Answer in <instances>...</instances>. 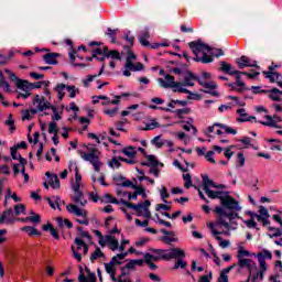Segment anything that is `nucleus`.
Here are the masks:
<instances>
[{
  "label": "nucleus",
  "instance_id": "nucleus-36",
  "mask_svg": "<svg viewBox=\"0 0 282 282\" xmlns=\"http://www.w3.org/2000/svg\"><path fill=\"white\" fill-rule=\"evenodd\" d=\"M106 241L109 242L110 250H112V252H116V250H118L120 243L118 242V239H116L115 236H106Z\"/></svg>",
  "mask_w": 282,
  "mask_h": 282
},
{
  "label": "nucleus",
  "instance_id": "nucleus-35",
  "mask_svg": "<svg viewBox=\"0 0 282 282\" xmlns=\"http://www.w3.org/2000/svg\"><path fill=\"white\" fill-rule=\"evenodd\" d=\"M65 89H67V85L65 84H57L54 88V91L57 94L58 100H63L65 98Z\"/></svg>",
  "mask_w": 282,
  "mask_h": 282
},
{
  "label": "nucleus",
  "instance_id": "nucleus-7",
  "mask_svg": "<svg viewBox=\"0 0 282 282\" xmlns=\"http://www.w3.org/2000/svg\"><path fill=\"white\" fill-rule=\"evenodd\" d=\"M220 204L224 206V208H227L228 210H237V212L241 210V207L239 206V202H237L226 192L225 194H223V198H220Z\"/></svg>",
  "mask_w": 282,
  "mask_h": 282
},
{
  "label": "nucleus",
  "instance_id": "nucleus-38",
  "mask_svg": "<svg viewBox=\"0 0 282 282\" xmlns=\"http://www.w3.org/2000/svg\"><path fill=\"white\" fill-rule=\"evenodd\" d=\"M18 89H21V91H25L26 94H30V91H32V88L30 87V82L25 79L18 80Z\"/></svg>",
  "mask_w": 282,
  "mask_h": 282
},
{
  "label": "nucleus",
  "instance_id": "nucleus-12",
  "mask_svg": "<svg viewBox=\"0 0 282 282\" xmlns=\"http://www.w3.org/2000/svg\"><path fill=\"white\" fill-rule=\"evenodd\" d=\"M257 258H258V263L260 265V270L268 272V264L265 263V259H272V252L264 249L262 252H259L257 254Z\"/></svg>",
  "mask_w": 282,
  "mask_h": 282
},
{
  "label": "nucleus",
  "instance_id": "nucleus-54",
  "mask_svg": "<svg viewBox=\"0 0 282 282\" xmlns=\"http://www.w3.org/2000/svg\"><path fill=\"white\" fill-rule=\"evenodd\" d=\"M6 73L9 75L10 80L15 83V86L18 87L19 80H23L17 76V74L12 73V70L7 69Z\"/></svg>",
  "mask_w": 282,
  "mask_h": 282
},
{
  "label": "nucleus",
  "instance_id": "nucleus-15",
  "mask_svg": "<svg viewBox=\"0 0 282 282\" xmlns=\"http://www.w3.org/2000/svg\"><path fill=\"white\" fill-rule=\"evenodd\" d=\"M203 191L204 193H206V195L209 197V199H220L224 197V194L226 192H221V191H212L210 189V185L203 183Z\"/></svg>",
  "mask_w": 282,
  "mask_h": 282
},
{
  "label": "nucleus",
  "instance_id": "nucleus-57",
  "mask_svg": "<svg viewBox=\"0 0 282 282\" xmlns=\"http://www.w3.org/2000/svg\"><path fill=\"white\" fill-rule=\"evenodd\" d=\"M14 215L17 217H19V215H21V213H25V205L23 204H19V205H14Z\"/></svg>",
  "mask_w": 282,
  "mask_h": 282
},
{
  "label": "nucleus",
  "instance_id": "nucleus-30",
  "mask_svg": "<svg viewBox=\"0 0 282 282\" xmlns=\"http://www.w3.org/2000/svg\"><path fill=\"white\" fill-rule=\"evenodd\" d=\"M22 232H28L29 237H41V231H39V229H36V227H32V226H24L21 229Z\"/></svg>",
  "mask_w": 282,
  "mask_h": 282
},
{
  "label": "nucleus",
  "instance_id": "nucleus-61",
  "mask_svg": "<svg viewBox=\"0 0 282 282\" xmlns=\"http://www.w3.org/2000/svg\"><path fill=\"white\" fill-rule=\"evenodd\" d=\"M118 109H119L118 107H115L112 109H107L104 111V113L106 116H109L110 118H113V116H116L118 113Z\"/></svg>",
  "mask_w": 282,
  "mask_h": 282
},
{
  "label": "nucleus",
  "instance_id": "nucleus-37",
  "mask_svg": "<svg viewBox=\"0 0 282 282\" xmlns=\"http://www.w3.org/2000/svg\"><path fill=\"white\" fill-rule=\"evenodd\" d=\"M118 32H119L118 29L108 28L107 32L105 34H106V36H109L111 43L115 44L118 41Z\"/></svg>",
  "mask_w": 282,
  "mask_h": 282
},
{
  "label": "nucleus",
  "instance_id": "nucleus-23",
  "mask_svg": "<svg viewBox=\"0 0 282 282\" xmlns=\"http://www.w3.org/2000/svg\"><path fill=\"white\" fill-rule=\"evenodd\" d=\"M42 230L44 232H50L51 236L56 239V241L61 240V234L57 231L56 228H54V226L51 223L43 225Z\"/></svg>",
  "mask_w": 282,
  "mask_h": 282
},
{
  "label": "nucleus",
  "instance_id": "nucleus-56",
  "mask_svg": "<svg viewBox=\"0 0 282 282\" xmlns=\"http://www.w3.org/2000/svg\"><path fill=\"white\" fill-rule=\"evenodd\" d=\"M117 186H122L123 188H135V184H133V182L129 181V180H124L121 184L117 183Z\"/></svg>",
  "mask_w": 282,
  "mask_h": 282
},
{
  "label": "nucleus",
  "instance_id": "nucleus-24",
  "mask_svg": "<svg viewBox=\"0 0 282 282\" xmlns=\"http://www.w3.org/2000/svg\"><path fill=\"white\" fill-rule=\"evenodd\" d=\"M14 212H12V208H9L4 210L0 217V224H3L4 221L7 224H14Z\"/></svg>",
  "mask_w": 282,
  "mask_h": 282
},
{
  "label": "nucleus",
  "instance_id": "nucleus-27",
  "mask_svg": "<svg viewBox=\"0 0 282 282\" xmlns=\"http://www.w3.org/2000/svg\"><path fill=\"white\" fill-rule=\"evenodd\" d=\"M235 268H237V263H234V264L227 267L226 269H224L220 272V276L218 279V282H228V274L230 273L231 270H235Z\"/></svg>",
  "mask_w": 282,
  "mask_h": 282
},
{
  "label": "nucleus",
  "instance_id": "nucleus-46",
  "mask_svg": "<svg viewBox=\"0 0 282 282\" xmlns=\"http://www.w3.org/2000/svg\"><path fill=\"white\" fill-rule=\"evenodd\" d=\"M122 153H123V155H127V158L133 159V158H135L137 152L133 147H128L122 150Z\"/></svg>",
  "mask_w": 282,
  "mask_h": 282
},
{
  "label": "nucleus",
  "instance_id": "nucleus-62",
  "mask_svg": "<svg viewBox=\"0 0 282 282\" xmlns=\"http://www.w3.org/2000/svg\"><path fill=\"white\" fill-rule=\"evenodd\" d=\"M177 138L178 140H183L184 144H186L187 142H191V138L184 132H178Z\"/></svg>",
  "mask_w": 282,
  "mask_h": 282
},
{
  "label": "nucleus",
  "instance_id": "nucleus-63",
  "mask_svg": "<svg viewBox=\"0 0 282 282\" xmlns=\"http://www.w3.org/2000/svg\"><path fill=\"white\" fill-rule=\"evenodd\" d=\"M78 281L79 282L89 281V279H87V276L85 275V271L83 270V267H80V265H79Z\"/></svg>",
  "mask_w": 282,
  "mask_h": 282
},
{
  "label": "nucleus",
  "instance_id": "nucleus-1",
  "mask_svg": "<svg viewBox=\"0 0 282 282\" xmlns=\"http://www.w3.org/2000/svg\"><path fill=\"white\" fill-rule=\"evenodd\" d=\"M189 47L194 54V61L197 63L208 64L213 63V56H224V51L221 48H210V46L202 43V41L191 42ZM208 54H212L213 56Z\"/></svg>",
  "mask_w": 282,
  "mask_h": 282
},
{
  "label": "nucleus",
  "instance_id": "nucleus-13",
  "mask_svg": "<svg viewBox=\"0 0 282 282\" xmlns=\"http://www.w3.org/2000/svg\"><path fill=\"white\" fill-rule=\"evenodd\" d=\"M236 82L228 84V87H230V91H237L238 94H242V91H246L248 88H246V83L241 80V74H238L235 76Z\"/></svg>",
  "mask_w": 282,
  "mask_h": 282
},
{
  "label": "nucleus",
  "instance_id": "nucleus-58",
  "mask_svg": "<svg viewBox=\"0 0 282 282\" xmlns=\"http://www.w3.org/2000/svg\"><path fill=\"white\" fill-rule=\"evenodd\" d=\"M48 133L56 134L58 133V124L56 122H50L48 123Z\"/></svg>",
  "mask_w": 282,
  "mask_h": 282
},
{
  "label": "nucleus",
  "instance_id": "nucleus-47",
  "mask_svg": "<svg viewBox=\"0 0 282 282\" xmlns=\"http://www.w3.org/2000/svg\"><path fill=\"white\" fill-rule=\"evenodd\" d=\"M133 191H134L137 196L140 195L142 197V199H147V189H144V187L137 185L133 188Z\"/></svg>",
  "mask_w": 282,
  "mask_h": 282
},
{
  "label": "nucleus",
  "instance_id": "nucleus-26",
  "mask_svg": "<svg viewBox=\"0 0 282 282\" xmlns=\"http://www.w3.org/2000/svg\"><path fill=\"white\" fill-rule=\"evenodd\" d=\"M105 67L106 65L104 63L98 74L88 75L87 78L83 80L84 87H89V83H94V78H98L99 76H102V74H105Z\"/></svg>",
  "mask_w": 282,
  "mask_h": 282
},
{
  "label": "nucleus",
  "instance_id": "nucleus-48",
  "mask_svg": "<svg viewBox=\"0 0 282 282\" xmlns=\"http://www.w3.org/2000/svg\"><path fill=\"white\" fill-rule=\"evenodd\" d=\"M245 257H251L250 251L243 249V247H240L238 249L237 259H245Z\"/></svg>",
  "mask_w": 282,
  "mask_h": 282
},
{
  "label": "nucleus",
  "instance_id": "nucleus-16",
  "mask_svg": "<svg viewBox=\"0 0 282 282\" xmlns=\"http://www.w3.org/2000/svg\"><path fill=\"white\" fill-rule=\"evenodd\" d=\"M236 63H237L239 69H245V67H257V68H259V66L257 65V61H252L246 55H242L240 58H238L236 61Z\"/></svg>",
  "mask_w": 282,
  "mask_h": 282
},
{
  "label": "nucleus",
  "instance_id": "nucleus-49",
  "mask_svg": "<svg viewBox=\"0 0 282 282\" xmlns=\"http://www.w3.org/2000/svg\"><path fill=\"white\" fill-rule=\"evenodd\" d=\"M148 158V162L150 164L151 167H158L160 166V161H158V159L155 158V155L150 154L147 156Z\"/></svg>",
  "mask_w": 282,
  "mask_h": 282
},
{
  "label": "nucleus",
  "instance_id": "nucleus-64",
  "mask_svg": "<svg viewBox=\"0 0 282 282\" xmlns=\"http://www.w3.org/2000/svg\"><path fill=\"white\" fill-rule=\"evenodd\" d=\"M155 210L156 212H160V210H171V206L166 205V204H156Z\"/></svg>",
  "mask_w": 282,
  "mask_h": 282
},
{
  "label": "nucleus",
  "instance_id": "nucleus-43",
  "mask_svg": "<svg viewBox=\"0 0 282 282\" xmlns=\"http://www.w3.org/2000/svg\"><path fill=\"white\" fill-rule=\"evenodd\" d=\"M151 144H153V147H156V149H162L165 145L164 140H162L161 135H156L151 140Z\"/></svg>",
  "mask_w": 282,
  "mask_h": 282
},
{
  "label": "nucleus",
  "instance_id": "nucleus-28",
  "mask_svg": "<svg viewBox=\"0 0 282 282\" xmlns=\"http://www.w3.org/2000/svg\"><path fill=\"white\" fill-rule=\"evenodd\" d=\"M124 50H127L128 55L126 58V64H124V69H127V67H129V65H133V61H135L138 58V56H135V53H133V51L129 50V45L124 46Z\"/></svg>",
  "mask_w": 282,
  "mask_h": 282
},
{
  "label": "nucleus",
  "instance_id": "nucleus-34",
  "mask_svg": "<svg viewBox=\"0 0 282 282\" xmlns=\"http://www.w3.org/2000/svg\"><path fill=\"white\" fill-rule=\"evenodd\" d=\"M151 37V34H149V31H145L139 36V42L143 47H151V43L148 39Z\"/></svg>",
  "mask_w": 282,
  "mask_h": 282
},
{
  "label": "nucleus",
  "instance_id": "nucleus-60",
  "mask_svg": "<svg viewBox=\"0 0 282 282\" xmlns=\"http://www.w3.org/2000/svg\"><path fill=\"white\" fill-rule=\"evenodd\" d=\"M29 221H31V224H41V215L34 214V216H29Z\"/></svg>",
  "mask_w": 282,
  "mask_h": 282
},
{
  "label": "nucleus",
  "instance_id": "nucleus-41",
  "mask_svg": "<svg viewBox=\"0 0 282 282\" xmlns=\"http://www.w3.org/2000/svg\"><path fill=\"white\" fill-rule=\"evenodd\" d=\"M180 30L183 34H193L195 32L191 22L181 24Z\"/></svg>",
  "mask_w": 282,
  "mask_h": 282
},
{
  "label": "nucleus",
  "instance_id": "nucleus-6",
  "mask_svg": "<svg viewBox=\"0 0 282 282\" xmlns=\"http://www.w3.org/2000/svg\"><path fill=\"white\" fill-rule=\"evenodd\" d=\"M151 252L159 254L163 261H171V259H175L174 270H177V248H173L171 250L151 249Z\"/></svg>",
  "mask_w": 282,
  "mask_h": 282
},
{
  "label": "nucleus",
  "instance_id": "nucleus-3",
  "mask_svg": "<svg viewBox=\"0 0 282 282\" xmlns=\"http://www.w3.org/2000/svg\"><path fill=\"white\" fill-rule=\"evenodd\" d=\"M215 213L217 215L216 224L220 228H226L227 230H237V223L235 219H237L238 214L237 213H228L223 207L217 206L215 208ZM220 235H230L229 231H219Z\"/></svg>",
  "mask_w": 282,
  "mask_h": 282
},
{
  "label": "nucleus",
  "instance_id": "nucleus-10",
  "mask_svg": "<svg viewBox=\"0 0 282 282\" xmlns=\"http://www.w3.org/2000/svg\"><path fill=\"white\" fill-rule=\"evenodd\" d=\"M177 169L183 172V180H184V186L185 188H189L193 186V176H191V173H188V163H185V165H182L181 163H177Z\"/></svg>",
  "mask_w": 282,
  "mask_h": 282
},
{
  "label": "nucleus",
  "instance_id": "nucleus-2",
  "mask_svg": "<svg viewBox=\"0 0 282 282\" xmlns=\"http://www.w3.org/2000/svg\"><path fill=\"white\" fill-rule=\"evenodd\" d=\"M178 76L182 78V82L177 83V93L178 94H188V100H202V95L191 93L186 87H193L195 83H199V77H197L192 72H185L184 74L177 69Z\"/></svg>",
  "mask_w": 282,
  "mask_h": 282
},
{
  "label": "nucleus",
  "instance_id": "nucleus-8",
  "mask_svg": "<svg viewBox=\"0 0 282 282\" xmlns=\"http://www.w3.org/2000/svg\"><path fill=\"white\" fill-rule=\"evenodd\" d=\"M158 83L163 89H173L174 93H177V82L173 75H165V79L158 78Z\"/></svg>",
  "mask_w": 282,
  "mask_h": 282
},
{
  "label": "nucleus",
  "instance_id": "nucleus-32",
  "mask_svg": "<svg viewBox=\"0 0 282 282\" xmlns=\"http://www.w3.org/2000/svg\"><path fill=\"white\" fill-rule=\"evenodd\" d=\"M203 184H208L212 188H218L219 191L226 188L224 184H216L208 177V175L203 176Z\"/></svg>",
  "mask_w": 282,
  "mask_h": 282
},
{
  "label": "nucleus",
  "instance_id": "nucleus-55",
  "mask_svg": "<svg viewBox=\"0 0 282 282\" xmlns=\"http://www.w3.org/2000/svg\"><path fill=\"white\" fill-rule=\"evenodd\" d=\"M108 166H110V169H120V166H122V163H120V161L118 160V158L113 156L112 160L108 163Z\"/></svg>",
  "mask_w": 282,
  "mask_h": 282
},
{
  "label": "nucleus",
  "instance_id": "nucleus-51",
  "mask_svg": "<svg viewBox=\"0 0 282 282\" xmlns=\"http://www.w3.org/2000/svg\"><path fill=\"white\" fill-rule=\"evenodd\" d=\"M66 89L69 93V98H76V94H80V90L76 86H66Z\"/></svg>",
  "mask_w": 282,
  "mask_h": 282
},
{
  "label": "nucleus",
  "instance_id": "nucleus-52",
  "mask_svg": "<svg viewBox=\"0 0 282 282\" xmlns=\"http://www.w3.org/2000/svg\"><path fill=\"white\" fill-rule=\"evenodd\" d=\"M104 198L107 199V204H116L117 206L120 205V202L116 197H112L111 194L107 193L104 195Z\"/></svg>",
  "mask_w": 282,
  "mask_h": 282
},
{
  "label": "nucleus",
  "instance_id": "nucleus-45",
  "mask_svg": "<svg viewBox=\"0 0 282 282\" xmlns=\"http://www.w3.org/2000/svg\"><path fill=\"white\" fill-rule=\"evenodd\" d=\"M236 120H237V122H252V120H254V122H259L257 120V117L249 116L248 113H247V116H242L240 118H237Z\"/></svg>",
  "mask_w": 282,
  "mask_h": 282
},
{
  "label": "nucleus",
  "instance_id": "nucleus-20",
  "mask_svg": "<svg viewBox=\"0 0 282 282\" xmlns=\"http://www.w3.org/2000/svg\"><path fill=\"white\" fill-rule=\"evenodd\" d=\"M219 69L220 72H224V74H228L229 76H238V74H241V70H232V65L228 64L227 62H220Z\"/></svg>",
  "mask_w": 282,
  "mask_h": 282
},
{
  "label": "nucleus",
  "instance_id": "nucleus-40",
  "mask_svg": "<svg viewBox=\"0 0 282 282\" xmlns=\"http://www.w3.org/2000/svg\"><path fill=\"white\" fill-rule=\"evenodd\" d=\"M56 106L52 105V100H46L43 105H37V111H45L46 109H51L55 111Z\"/></svg>",
  "mask_w": 282,
  "mask_h": 282
},
{
  "label": "nucleus",
  "instance_id": "nucleus-11",
  "mask_svg": "<svg viewBox=\"0 0 282 282\" xmlns=\"http://www.w3.org/2000/svg\"><path fill=\"white\" fill-rule=\"evenodd\" d=\"M208 228H210L212 230V235L213 237H215L216 241H218V245L220 248H228V246H230V240H224V238H221V232L217 229H215V224L210 223L208 225Z\"/></svg>",
  "mask_w": 282,
  "mask_h": 282
},
{
  "label": "nucleus",
  "instance_id": "nucleus-31",
  "mask_svg": "<svg viewBox=\"0 0 282 282\" xmlns=\"http://www.w3.org/2000/svg\"><path fill=\"white\" fill-rule=\"evenodd\" d=\"M265 78H269L270 83H280L281 73L264 70Z\"/></svg>",
  "mask_w": 282,
  "mask_h": 282
},
{
  "label": "nucleus",
  "instance_id": "nucleus-14",
  "mask_svg": "<svg viewBox=\"0 0 282 282\" xmlns=\"http://www.w3.org/2000/svg\"><path fill=\"white\" fill-rule=\"evenodd\" d=\"M267 121H259L260 124H263L264 127H273L274 129H281V126L278 124V122H282L281 117L274 115L273 117L270 115L264 116Z\"/></svg>",
  "mask_w": 282,
  "mask_h": 282
},
{
  "label": "nucleus",
  "instance_id": "nucleus-29",
  "mask_svg": "<svg viewBox=\"0 0 282 282\" xmlns=\"http://www.w3.org/2000/svg\"><path fill=\"white\" fill-rule=\"evenodd\" d=\"M19 149H28V143L25 141H21L10 149L12 160H17V151H19Z\"/></svg>",
  "mask_w": 282,
  "mask_h": 282
},
{
  "label": "nucleus",
  "instance_id": "nucleus-18",
  "mask_svg": "<svg viewBox=\"0 0 282 282\" xmlns=\"http://www.w3.org/2000/svg\"><path fill=\"white\" fill-rule=\"evenodd\" d=\"M186 257V253L182 249H177V268H181L182 270H186V274L191 275V271L186 268H188V262L184 261V258Z\"/></svg>",
  "mask_w": 282,
  "mask_h": 282
},
{
  "label": "nucleus",
  "instance_id": "nucleus-17",
  "mask_svg": "<svg viewBox=\"0 0 282 282\" xmlns=\"http://www.w3.org/2000/svg\"><path fill=\"white\" fill-rule=\"evenodd\" d=\"M223 129L225 130V133L231 134V135H237V130L234 128H230L224 123H214L213 126L208 127L207 133H213L215 129Z\"/></svg>",
  "mask_w": 282,
  "mask_h": 282
},
{
  "label": "nucleus",
  "instance_id": "nucleus-21",
  "mask_svg": "<svg viewBox=\"0 0 282 282\" xmlns=\"http://www.w3.org/2000/svg\"><path fill=\"white\" fill-rule=\"evenodd\" d=\"M45 175L48 178V184L51 185V188L58 191V188H61V180H58V175L52 174L50 172H46Z\"/></svg>",
  "mask_w": 282,
  "mask_h": 282
},
{
  "label": "nucleus",
  "instance_id": "nucleus-22",
  "mask_svg": "<svg viewBox=\"0 0 282 282\" xmlns=\"http://www.w3.org/2000/svg\"><path fill=\"white\" fill-rule=\"evenodd\" d=\"M61 56V53H46L43 55V61L46 63V65H58V58Z\"/></svg>",
  "mask_w": 282,
  "mask_h": 282
},
{
  "label": "nucleus",
  "instance_id": "nucleus-59",
  "mask_svg": "<svg viewBox=\"0 0 282 282\" xmlns=\"http://www.w3.org/2000/svg\"><path fill=\"white\" fill-rule=\"evenodd\" d=\"M104 265L107 274H113L116 272V267H113V264H110L108 262V263H104Z\"/></svg>",
  "mask_w": 282,
  "mask_h": 282
},
{
  "label": "nucleus",
  "instance_id": "nucleus-9",
  "mask_svg": "<svg viewBox=\"0 0 282 282\" xmlns=\"http://www.w3.org/2000/svg\"><path fill=\"white\" fill-rule=\"evenodd\" d=\"M236 267H238V272H241V270H246L247 272H249V274H252L254 261L248 258L238 259V263H236Z\"/></svg>",
  "mask_w": 282,
  "mask_h": 282
},
{
  "label": "nucleus",
  "instance_id": "nucleus-44",
  "mask_svg": "<svg viewBox=\"0 0 282 282\" xmlns=\"http://www.w3.org/2000/svg\"><path fill=\"white\" fill-rule=\"evenodd\" d=\"M105 253L100 250V247H96L95 252L90 256V261L94 262L97 259L104 258Z\"/></svg>",
  "mask_w": 282,
  "mask_h": 282
},
{
  "label": "nucleus",
  "instance_id": "nucleus-33",
  "mask_svg": "<svg viewBox=\"0 0 282 282\" xmlns=\"http://www.w3.org/2000/svg\"><path fill=\"white\" fill-rule=\"evenodd\" d=\"M281 96L282 91L279 90V88H272L271 90H269V98H271V100H274L275 102H281Z\"/></svg>",
  "mask_w": 282,
  "mask_h": 282
},
{
  "label": "nucleus",
  "instance_id": "nucleus-53",
  "mask_svg": "<svg viewBox=\"0 0 282 282\" xmlns=\"http://www.w3.org/2000/svg\"><path fill=\"white\" fill-rule=\"evenodd\" d=\"M169 197H171V194H169V191L166 189V187H162L161 189V199L162 202H164V204H169Z\"/></svg>",
  "mask_w": 282,
  "mask_h": 282
},
{
  "label": "nucleus",
  "instance_id": "nucleus-19",
  "mask_svg": "<svg viewBox=\"0 0 282 282\" xmlns=\"http://www.w3.org/2000/svg\"><path fill=\"white\" fill-rule=\"evenodd\" d=\"M142 69H144V64H142L141 62H138L135 64L132 63V64H129V67H127L122 72V75L129 78V76H131V72H142Z\"/></svg>",
  "mask_w": 282,
  "mask_h": 282
},
{
  "label": "nucleus",
  "instance_id": "nucleus-39",
  "mask_svg": "<svg viewBox=\"0 0 282 282\" xmlns=\"http://www.w3.org/2000/svg\"><path fill=\"white\" fill-rule=\"evenodd\" d=\"M198 84H200L202 87H204V89H207L206 91H210L212 89H217V84L215 82H206L199 78Z\"/></svg>",
  "mask_w": 282,
  "mask_h": 282
},
{
  "label": "nucleus",
  "instance_id": "nucleus-5",
  "mask_svg": "<svg viewBox=\"0 0 282 282\" xmlns=\"http://www.w3.org/2000/svg\"><path fill=\"white\" fill-rule=\"evenodd\" d=\"M97 151L98 149L94 148L89 153H84L82 150H78V153L85 162H89L94 166L97 173H100L102 163H100V158L96 154Z\"/></svg>",
  "mask_w": 282,
  "mask_h": 282
},
{
  "label": "nucleus",
  "instance_id": "nucleus-25",
  "mask_svg": "<svg viewBox=\"0 0 282 282\" xmlns=\"http://www.w3.org/2000/svg\"><path fill=\"white\" fill-rule=\"evenodd\" d=\"M134 207H130L132 210H135L137 217H142V210L151 206V200L147 199L143 203L133 204Z\"/></svg>",
  "mask_w": 282,
  "mask_h": 282
},
{
  "label": "nucleus",
  "instance_id": "nucleus-42",
  "mask_svg": "<svg viewBox=\"0 0 282 282\" xmlns=\"http://www.w3.org/2000/svg\"><path fill=\"white\" fill-rule=\"evenodd\" d=\"M106 58H112V61H121L120 52L118 50H112L106 53Z\"/></svg>",
  "mask_w": 282,
  "mask_h": 282
},
{
  "label": "nucleus",
  "instance_id": "nucleus-50",
  "mask_svg": "<svg viewBox=\"0 0 282 282\" xmlns=\"http://www.w3.org/2000/svg\"><path fill=\"white\" fill-rule=\"evenodd\" d=\"M153 129H160V122L153 120L151 123H147L143 131H153Z\"/></svg>",
  "mask_w": 282,
  "mask_h": 282
},
{
  "label": "nucleus",
  "instance_id": "nucleus-4",
  "mask_svg": "<svg viewBox=\"0 0 282 282\" xmlns=\"http://www.w3.org/2000/svg\"><path fill=\"white\" fill-rule=\"evenodd\" d=\"M191 113V108L185 107L183 109H177V129H183V131H191L193 133H197V128L193 126V120L188 119V121L184 120L183 116Z\"/></svg>",
  "mask_w": 282,
  "mask_h": 282
}]
</instances>
